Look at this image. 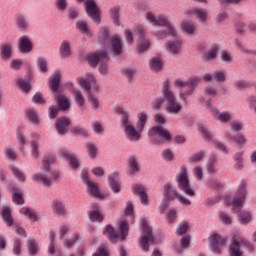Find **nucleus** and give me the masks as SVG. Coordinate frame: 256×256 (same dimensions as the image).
I'll return each instance as SVG.
<instances>
[{"instance_id":"nucleus-47","label":"nucleus","mask_w":256,"mask_h":256,"mask_svg":"<svg viewBox=\"0 0 256 256\" xmlns=\"http://www.w3.org/2000/svg\"><path fill=\"white\" fill-rule=\"evenodd\" d=\"M89 219L90 221L101 223L103 221V214L99 212V209L92 210L89 213Z\"/></svg>"},{"instance_id":"nucleus-9","label":"nucleus","mask_w":256,"mask_h":256,"mask_svg":"<svg viewBox=\"0 0 256 256\" xmlns=\"http://www.w3.org/2000/svg\"><path fill=\"white\" fill-rule=\"evenodd\" d=\"M164 198L166 199V203L163 206V211L169 207V201H173V199H177L181 205H185L186 207L191 205V200L179 194V192L171 184L164 185Z\"/></svg>"},{"instance_id":"nucleus-61","label":"nucleus","mask_w":256,"mask_h":256,"mask_svg":"<svg viewBox=\"0 0 256 256\" xmlns=\"http://www.w3.org/2000/svg\"><path fill=\"white\" fill-rule=\"evenodd\" d=\"M219 51V47L217 46H212L206 53V59L211 60L215 59L217 57V52Z\"/></svg>"},{"instance_id":"nucleus-57","label":"nucleus","mask_w":256,"mask_h":256,"mask_svg":"<svg viewBox=\"0 0 256 256\" xmlns=\"http://www.w3.org/2000/svg\"><path fill=\"white\" fill-rule=\"evenodd\" d=\"M93 256H109V247H107L105 244L100 245L97 252L93 254Z\"/></svg>"},{"instance_id":"nucleus-42","label":"nucleus","mask_w":256,"mask_h":256,"mask_svg":"<svg viewBox=\"0 0 256 256\" xmlns=\"http://www.w3.org/2000/svg\"><path fill=\"white\" fill-rule=\"evenodd\" d=\"M26 116L29 119V121H31V123H34L35 125L39 123V114L37 113V111H35V109L29 108L27 110Z\"/></svg>"},{"instance_id":"nucleus-46","label":"nucleus","mask_w":256,"mask_h":256,"mask_svg":"<svg viewBox=\"0 0 256 256\" xmlns=\"http://www.w3.org/2000/svg\"><path fill=\"white\" fill-rule=\"evenodd\" d=\"M10 170L12 171V174L18 181H21L22 183L25 182V173L21 171L18 167L10 166Z\"/></svg>"},{"instance_id":"nucleus-12","label":"nucleus","mask_w":256,"mask_h":256,"mask_svg":"<svg viewBox=\"0 0 256 256\" xmlns=\"http://www.w3.org/2000/svg\"><path fill=\"white\" fill-rule=\"evenodd\" d=\"M141 226H142V236L140 241V247L144 251H149L150 245H155V237L153 236V231L151 230V227H149V224L147 223V219L142 218L140 220Z\"/></svg>"},{"instance_id":"nucleus-43","label":"nucleus","mask_w":256,"mask_h":256,"mask_svg":"<svg viewBox=\"0 0 256 256\" xmlns=\"http://www.w3.org/2000/svg\"><path fill=\"white\" fill-rule=\"evenodd\" d=\"M203 159H205V151L200 150V151L195 152L194 154H192L189 158V161L191 163H200V161H203Z\"/></svg>"},{"instance_id":"nucleus-8","label":"nucleus","mask_w":256,"mask_h":256,"mask_svg":"<svg viewBox=\"0 0 256 256\" xmlns=\"http://www.w3.org/2000/svg\"><path fill=\"white\" fill-rule=\"evenodd\" d=\"M175 181L178 185V189L183 191L188 197H193L195 195V190L191 188V183L189 182V172H187V167L181 166L179 172L175 176Z\"/></svg>"},{"instance_id":"nucleus-58","label":"nucleus","mask_w":256,"mask_h":256,"mask_svg":"<svg viewBox=\"0 0 256 256\" xmlns=\"http://www.w3.org/2000/svg\"><path fill=\"white\" fill-rule=\"evenodd\" d=\"M5 157L6 159H9V161H15V159H17V151L13 148H6Z\"/></svg>"},{"instance_id":"nucleus-4","label":"nucleus","mask_w":256,"mask_h":256,"mask_svg":"<svg viewBox=\"0 0 256 256\" xmlns=\"http://www.w3.org/2000/svg\"><path fill=\"white\" fill-rule=\"evenodd\" d=\"M146 19L149 23H153V25H158L160 27H166V31H158L154 33L155 37L158 39H165L168 35L170 37H177V29L173 24L169 23V20L165 16L155 17V14L152 12H148L146 14Z\"/></svg>"},{"instance_id":"nucleus-56","label":"nucleus","mask_w":256,"mask_h":256,"mask_svg":"<svg viewBox=\"0 0 256 256\" xmlns=\"http://www.w3.org/2000/svg\"><path fill=\"white\" fill-rule=\"evenodd\" d=\"M163 103H165V99H163V97L155 98L151 103L152 109H154V111H159Z\"/></svg>"},{"instance_id":"nucleus-14","label":"nucleus","mask_w":256,"mask_h":256,"mask_svg":"<svg viewBox=\"0 0 256 256\" xmlns=\"http://www.w3.org/2000/svg\"><path fill=\"white\" fill-rule=\"evenodd\" d=\"M203 105L208 109L214 119L220 121V123H229L231 121V117H233V112L231 111H223L219 112L217 108L211 105V100H207L203 103Z\"/></svg>"},{"instance_id":"nucleus-59","label":"nucleus","mask_w":256,"mask_h":256,"mask_svg":"<svg viewBox=\"0 0 256 256\" xmlns=\"http://www.w3.org/2000/svg\"><path fill=\"white\" fill-rule=\"evenodd\" d=\"M219 217L223 225H231V223H233L231 215L227 214V212H221Z\"/></svg>"},{"instance_id":"nucleus-31","label":"nucleus","mask_w":256,"mask_h":256,"mask_svg":"<svg viewBox=\"0 0 256 256\" xmlns=\"http://www.w3.org/2000/svg\"><path fill=\"white\" fill-rule=\"evenodd\" d=\"M225 139L226 141H234L235 143H237V145H240V147H243V145L247 144V138L241 134H238L237 136L233 137L231 135V132H226L225 133Z\"/></svg>"},{"instance_id":"nucleus-26","label":"nucleus","mask_w":256,"mask_h":256,"mask_svg":"<svg viewBox=\"0 0 256 256\" xmlns=\"http://www.w3.org/2000/svg\"><path fill=\"white\" fill-rule=\"evenodd\" d=\"M134 193L140 197L142 205H149V198L145 192V187L143 185L134 186Z\"/></svg>"},{"instance_id":"nucleus-48","label":"nucleus","mask_w":256,"mask_h":256,"mask_svg":"<svg viewBox=\"0 0 256 256\" xmlns=\"http://www.w3.org/2000/svg\"><path fill=\"white\" fill-rule=\"evenodd\" d=\"M76 27L78 31H81L84 35L91 36L93 33L90 32L89 27H87V23L84 21H78L76 23Z\"/></svg>"},{"instance_id":"nucleus-28","label":"nucleus","mask_w":256,"mask_h":256,"mask_svg":"<svg viewBox=\"0 0 256 256\" xmlns=\"http://www.w3.org/2000/svg\"><path fill=\"white\" fill-rule=\"evenodd\" d=\"M20 213L30 221H34L35 223L39 221V214H37V212H35V210H33L32 208L22 207L20 209Z\"/></svg>"},{"instance_id":"nucleus-11","label":"nucleus","mask_w":256,"mask_h":256,"mask_svg":"<svg viewBox=\"0 0 256 256\" xmlns=\"http://www.w3.org/2000/svg\"><path fill=\"white\" fill-rule=\"evenodd\" d=\"M148 135L150 137V141L155 143L156 145H161V143H170L171 141V133L163 126H153Z\"/></svg>"},{"instance_id":"nucleus-15","label":"nucleus","mask_w":256,"mask_h":256,"mask_svg":"<svg viewBox=\"0 0 256 256\" xmlns=\"http://www.w3.org/2000/svg\"><path fill=\"white\" fill-rule=\"evenodd\" d=\"M209 245L211 251L213 253H221V249L227 245V238L219 235V234H213L212 236L209 237Z\"/></svg>"},{"instance_id":"nucleus-20","label":"nucleus","mask_w":256,"mask_h":256,"mask_svg":"<svg viewBox=\"0 0 256 256\" xmlns=\"http://www.w3.org/2000/svg\"><path fill=\"white\" fill-rule=\"evenodd\" d=\"M69 125H71V121L68 118H58L56 120V131L58 135H65L67 131H69Z\"/></svg>"},{"instance_id":"nucleus-64","label":"nucleus","mask_w":256,"mask_h":256,"mask_svg":"<svg viewBox=\"0 0 256 256\" xmlns=\"http://www.w3.org/2000/svg\"><path fill=\"white\" fill-rule=\"evenodd\" d=\"M13 253L16 256L21 255V240L19 238L14 240Z\"/></svg>"},{"instance_id":"nucleus-25","label":"nucleus","mask_w":256,"mask_h":256,"mask_svg":"<svg viewBox=\"0 0 256 256\" xmlns=\"http://www.w3.org/2000/svg\"><path fill=\"white\" fill-rule=\"evenodd\" d=\"M112 50L115 55H121V51H123V42L121 41V37L115 34L111 38Z\"/></svg>"},{"instance_id":"nucleus-35","label":"nucleus","mask_w":256,"mask_h":256,"mask_svg":"<svg viewBox=\"0 0 256 256\" xmlns=\"http://www.w3.org/2000/svg\"><path fill=\"white\" fill-rule=\"evenodd\" d=\"M181 40H176L174 42H170L167 45V51L171 53V55H178V53H181Z\"/></svg>"},{"instance_id":"nucleus-17","label":"nucleus","mask_w":256,"mask_h":256,"mask_svg":"<svg viewBox=\"0 0 256 256\" xmlns=\"http://www.w3.org/2000/svg\"><path fill=\"white\" fill-rule=\"evenodd\" d=\"M86 5V13L95 23H99L100 18H99V7H97V4L95 3L94 0H86L85 1Z\"/></svg>"},{"instance_id":"nucleus-55","label":"nucleus","mask_w":256,"mask_h":256,"mask_svg":"<svg viewBox=\"0 0 256 256\" xmlns=\"http://www.w3.org/2000/svg\"><path fill=\"white\" fill-rule=\"evenodd\" d=\"M110 16L113 19V23L115 25H119V7L118 6H114L113 8H111Z\"/></svg>"},{"instance_id":"nucleus-7","label":"nucleus","mask_w":256,"mask_h":256,"mask_svg":"<svg viewBox=\"0 0 256 256\" xmlns=\"http://www.w3.org/2000/svg\"><path fill=\"white\" fill-rule=\"evenodd\" d=\"M175 87H180L179 97L187 105V97L193 95L195 87L199 85V78H192L186 81L178 79L174 82Z\"/></svg>"},{"instance_id":"nucleus-63","label":"nucleus","mask_w":256,"mask_h":256,"mask_svg":"<svg viewBox=\"0 0 256 256\" xmlns=\"http://www.w3.org/2000/svg\"><path fill=\"white\" fill-rule=\"evenodd\" d=\"M213 78L215 79L216 83H223L225 82V72L216 71L213 73Z\"/></svg>"},{"instance_id":"nucleus-2","label":"nucleus","mask_w":256,"mask_h":256,"mask_svg":"<svg viewBox=\"0 0 256 256\" xmlns=\"http://www.w3.org/2000/svg\"><path fill=\"white\" fill-rule=\"evenodd\" d=\"M247 199V184L245 181H241L238 190L232 196H225L224 201L226 204L232 206V211L238 213V221L242 225H249L253 219L251 212L243 209L245 205V200Z\"/></svg>"},{"instance_id":"nucleus-32","label":"nucleus","mask_w":256,"mask_h":256,"mask_svg":"<svg viewBox=\"0 0 256 256\" xmlns=\"http://www.w3.org/2000/svg\"><path fill=\"white\" fill-rule=\"evenodd\" d=\"M182 30L186 33V35H193L195 31H197V26L195 22L184 20L182 21Z\"/></svg>"},{"instance_id":"nucleus-13","label":"nucleus","mask_w":256,"mask_h":256,"mask_svg":"<svg viewBox=\"0 0 256 256\" xmlns=\"http://www.w3.org/2000/svg\"><path fill=\"white\" fill-rule=\"evenodd\" d=\"M199 132L206 141H211L215 149H218V151H222V153H229V148L227 147V145H225L223 142H219V140L217 139H214L213 134H211V131L207 126H200Z\"/></svg>"},{"instance_id":"nucleus-37","label":"nucleus","mask_w":256,"mask_h":256,"mask_svg":"<svg viewBox=\"0 0 256 256\" xmlns=\"http://www.w3.org/2000/svg\"><path fill=\"white\" fill-rule=\"evenodd\" d=\"M237 234L234 236L232 240V244L229 247V254L230 256H242L243 252L239 250V244L237 243Z\"/></svg>"},{"instance_id":"nucleus-29","label":"nucleus","mask_w":256,"mask_h":256,"mask_svg":"<svg viewBox=\"0 0 256 256\" xmlns=\"http://www.w3.org/2000/svg\"><path fill=\"white\" fill-rule=\"evenodd\" d=\"M59 153L62 155V157H65L69 160V163L73 169H77V167H79V159H77V156L71 154L68 150L65 149L60 150Z\"/></svg>"},{"instance_id":"nucleus-6","label":"nucleus","mask_w":256,"mask_h":256,"mask_svg":"<svg viewBox=\"0 0 256 256\" xmlns=\"http://www.w3.org/2000/svg\"><path fill=\"white\" fill-rule=\"evenodd\" d=\"M162 95L167 102V113H171L172 115H178V113H181V109H183V107L181 104H179V102H177V98L175 97L173 91H171L168 80L164 81L163 83Z\"/></svg>"},{"instance_id":"nucleus-23","label":"nucleus","mask_w":256,"mask_h":256,"mask_svg":"<svg viewBox=\"0 0 256 256\" xmlns=\"http://www.w3.org/2000/svg\"><path fill=\"white\" fill-rule=\"evenodd\" d=\"M108 183L113 193H119L121 191V183L119 182V173L114 172L108 176Z\"/></svg>"},{"instance_id":"nucleus-10","label":"nucleus","mask_w":256,"mask_h":256,"mask_svg":"<svg viewBox=\"0 0 256 256\" xmlns=\"http://www.w3.org/2000/svg\"><path fill=\"white\" fill-rule=\"evenodd\" d=\"M108 61L109 56H107L106 51L96 52L88 57V63L91 67H97V64H100L99 72L101 75H107L109 69V66H107Z\"/></svg>"},{"instance_id":"nucleus-60","label":"nucleus","mask_w":256,"mask_h":256,"mask_svg":"<svg viewBox=\"0 0 256 256\" xmlns=\"http://www.w3.org/2000/svg\"><path fill=\"white\" fill-rule=\"evenodd\" d=\"M28 253L29 255H35L37 253V242L33 239L28 240Z\"/></svg>"},{"instance_id":"nucleus-36","label":"nucleus","mask_w":256,"mask_h":256,"mask_svg":"<svg viewBox=\"0 0 256 256\" xmlns=\"http://www.w3.org/2000/svg\"><path fill=\"white\" fill-rule=\"evenodd\" d=\"M150 69L154 72H158L163 69V60L161 59V57L156 56L150 60Z\"/></svg>"},{"instance_id":"nucleus-16","label":"nucleus","mask_w":256,"mask_h":256,"mask_svg":"<svg viewBox=\"0 0 256 256\" xmlns=\"http://www.w3.org/2000/svg\"><path fill=\"white\" fill-rule=\"evenodd\" d=\"M57 179H59V172L55 171L52 173L51 178H47V176L45 174L42 173H37V174H33L32 176V180L35 183H42L44 185V187H49L51 185V181H57Z\"/></svg>"},{"instance_id":"nucleus-38","label":"nucleus","mask_w":256,"mask_h":256,"mask_svg":"<svg viewBox=\"0 0 256 256\" xmlns=\"http://www.w3.org/2000/svg\"><path fill=\"white\" fill-rule=\"evenodd\" d=\"M0 55H1L2 59H5V60L11 59V57L13 55V45H11V44H4L1 47Z\"/></svg>"},{"instance_id":"nucleus-5","label":"nucleus","mask_w":256,"mask_h":256,"mask_svg":"<svg viewBox=\"0 0 256 256\" xmlns=\"http://www.w3.org/2000/svg\"><path fill=\"white\" fill-rule=\"evenodd\" d=\"M78 83L80 87H83L86 91H88L87 99L90 105H92V109L97 111L99 108V100L93 95V91H99V85L96 83L95 76L92 74H87L86 79L80 78L78 79Z\"/></svg>"},{"instance_id":"nucleus-39","label":"nucleus","mask_w":256,"mask_h":256,"mask_svg":"<svg viewBox=\"0 0 256 256\" xmlns=\"http://www.w3.org/2000/svg\"><path fill=\"white\" fill-rule=\"evenodd\" d=\"M52 210L56 215H65V205L60 200H54L52 202Z\"/></svg>"},{"instance_id":"nucleus-53","label":"nucleus","mask_w":256,"mask_h":256,"mask_svg":"<svg viewBox=\"0 0 256 256\" xmlns=\"http://www.w3.org/2000/svg\"><path fill=\"white\" fill-rule=\"evenodd\" d=\"M189 231V223L181 222L176 228V235H185Z\"/></svg>"},{"instance_id":"nucleus-18","label":"nucleus","mask_w":256,"mask_h":256,"mask_svg":"<svg viewBox=\"0 0 256 256\" xmlns=\"http://www.w3.org/2000/svg\"><path fill=\"white\" fill-rule=\"evenodd\" d=\"M235 235H237L238 238L236 241L239 247V251H241V245L242 247H245L250 253H253V251H255V245H253V243L249 240L241 238V234L239 233V231H236L232 234L231 245H233V239L235 238Z\"/></svg>"},{"instance_id":"nucleus-41","label":"nucleus","mask_w":256,"mask_h":256,"mask_svg":"<svg viewBox=\"0 0 256 256\" xmlns=\"http://www.w3.org/2000/svg\"><path fill=\"white\" fill-rule=\"evenodd\" d=\"M234 167L237 171H241L243 169V152H236L234 154Z\"/></svg>"},{"instance_id":"nucleus-22","label":"nucleus","mask_w":256,"mask_h":256,"mask_svg":"<svg viewBox=\"0 0 256 256\" xmlns=\"http://www.w3.org/2000/svg\"><path fill=\"white\" fill-rule=\"evenodd\" d=\"M55 101L61 111H67L71 107L69 98L63 93L56 94Z\"/></svg>"},{"instance_id":"nucleus-45","label":"nucleus","mask_w":256,"mask_h":256,"mask_svg":"<svg viewBox=\"0 0 256 256\" xmlns=\"http://www.w3.org/2000/svg\"><path fill=\"white\" fill-rule=\"evenodd\" d=\"M190 243H191V236L189 235L183 236L180 240L181 249H178L176 253H183V249H187Z\"/></svg>"},{"instance_id":"nucleus-34","label":"nucleus","mask_w":256,"mask_h":256,"mask_svg":"<svg viewBox=\"0 0 256 256\" xmlns=\"http://www.w3.org/2000/svg\"><path fill=\"white\" fill-rule=\"evenodd\" d=\"M2 219L8 227H11L13 225V217L11 216V208H9L8 206H4L2 208Z\"/></svg>"},{"instance_id":"nucleus-40","label":"nucleus","mask_w":256,"mask_h":256,"mask_svg":"<svg viewBox=\"0 0 256 256\" xmlns=\"http://www.w3.org/2000/svg\"><path fill=\"white\" fill-rule=\"evenodd\" d=\"M128 167L131 171V173H139V161L135 156H130L128 158Z\"/></svg>"},{"instance_id":"nucleus-52","label":"nucleus","mask_w":256,"mask_h":256,"mask_svg":"<svg viewBox=\"0 0 256 256\" xmlns=\"http://www.w3.org/2000/svg\"><path fill=\"white\" fill-rule=\"evenodd\" d=\"M55 161H57V159L52 154H49L44 157L42 163H43V167L46 169V171H48L49 165H53V163H55Z\"/></svg>"},{"instance_id":"nucleus-27","label":"nucleus","mask_w":256,"mask_h":256,"mask_svg":"<svg viewBox=\"0 0 256 256\" xmlns=\"http://www.w3.org/2000/svg\"><path fill=\"white\" fill-rule=\"evenodd\" d=\"M59 54L62 59H68V57H71V43H69V41H62L59 47Z\"/></svg>"},{"instance_id":"nucleus-51","label":"nucleus","mask_w":256,"mask_h":256,"mask_svg":"<svg viewBox=\"0 0 256 256\" xmlns=\"http://www.w3.org/2000/svg\"><path fill=\"white\" fill-rule=\"evenodd\" d=\"M36 63L42 73H47L48 67H47V59L44 57H38L36 60Z\"/></svg>"},{"instance_id":"nucleus-49","label":"nucleus","mask_w":256,"mask_h":256,"mask_svg":"<svg viewBox=\"0 0 256 256\" xmlns=\"http://www.w3.org/2000/svg\"><path fill=\"white\" fill-rule=\"evenodd\" d=\"M16 25L18 29L24 30L29 27V22H27V18L23 15H20L16 19Z\"/></svg>"},{"instance_id":"nucleus-30","label":"nucleus","mask_w":256,"mask_h":256,"mask_svg":"<svg viewBox=\"0 0 256 256\" xmlns=\"http://www.w3.org/2000/svg\"><path fill=\"white\" fill-rule=\"evenodd\" d=\"M49 83L53 93H57L59 91V83H61V72L55 71L52 77H50Z\"/></svg>"},{"instance_id":"nucleus-54","label":"nucleus","mask_w":256,"mask_h":256,"mask_svg":"<svg viewBox=\"0 0 256 256\" xmlns=\"http://www.w3.org/2000/svg\"><path fill=\"white\" fill-rule=\"evenodd\" d=\"M73 94L78 107H83L85 105V98L83 97V94H81L78 90H74Z\"/></svg>"},{"instance_id":"nucleus-19","label":"nucleus","mask_w":256,"mask_h":256,"mask_svg":"<svg viewBox=\"0 0 256 256\" xmlns=\"http://www.w3.org/2000/svg\"><path fill=\"white\" fill-rule=\"evenodd\" d=\"M18 42L19 51L22 53H31L33 51V41L29 36H21Z\"/></svg>"},{"instance_id":"nucleus-1","label":"nucleus","mask_w":256,"mask_h":256,"mask_svg":"<svg viewBox=\"0 0 256 256\" xmlns=\"http://www.w3.org/2000/svg\"><path fill=\"white\" fill-rule=\"evenodd\" d=\"M117 113L120 117V126L124 131V135L127 141L131 143H135L141 139V134L145 129V125H147V114L140 112L137 117L136 127L133 124V120H131V116H129V111L125 110V108H118Z\"/></svg>"},{"instance_id":"nucleus-3","label":"nucleus","mask_w":256,"mask_h":256,"mask_svg":"<svg viewBox=\"0 0 256 256\" xmlns=\"http://www.w3.org/2000/svg\"><path fill=\"white\" fill-rule=\"evenodd\" d=\"M124 215L126 217V220L120 222V235L111 225H107L103 231V234L107 235L111 243H117V241H125V239H127V235H129V223H133V221L135 220V214L133 213V204L127 203Z\"/></svg>"},{"instance_id":"nucleus-24","label":"nucleus","mask_w":256,"mask_h":256,"mask_svg":"<svg viewBox=\"0 0 256 256\" xmlns=\"http://www.w3.org/2000/svg\"><path fill=\"white\" fill-rule=\"evenodd\" d=\"M189 13L194 15V17H196V19H198L200 23H205L207 19H209L208 12L205 9L192 8L189 10Z\"/></svg>"},{"instance_id":"nucleus-62","label":"nucleus","mask_w":256,"mask_h":256,"mask_svg":"<svg viewBox=\"0 0 256 256\" xmlns=\"http://www.w3.org/2000/svg\"><path fill=\"white\" fill-rule=\"evenodd\" d=\"M193 175L197 181H201V179H203V168L201 166L194 167Z\"/></svg>"},{"instance_id":"nucleus-21","label":"nucleus","mask_w":256,"mask_h":256,"mask_svg":"<svg viewBox=\"0 0 256 256\" xmlns=\"http://www.w3.org/2000/svg\"><path fill=\"white\" fill-rule=\"evenodd\" d=\"M206 170L210 175H213V173H217V171H219V161L217 160V156H215V154L209 156L206 162Z\"/></svg>"},{"instance_id":"nucleus-44","label":"nucleus","mask_w":256,"mask_h":256,"mask_svg":"<svg viewBox=\"0 0 256 256\" xmlns=\"http://www.w3.org/2000/svg\"><path fill=\"white\" fill-rule=\"evenodd\" d=\"M86 149H87V153L90 157V159H95V157H97V145H95V143L92 142H88L86 144Z\"/></svg>"},{"instance_id":"nucleus-50","label":"nucleus","mask_w":256,"mask_h":256,"mask_svg":"<svg viewBox=\"0 0 256 256\" xmlns=\"http://www.w3.org/2000/svg\"><path fill=\"white\" fill-rule=\"evenodd\" d=\"M17 85L19 89H21V91H23L24 93H29V91H31V84L29 83V81H26L24 79H18Z\"/></svg>"},{"instance_id":"nucleus-33","label":"nucleus","mask_w":256,"mask_h":256,"mask_svg":"<svg viewBox=\"0 0 256 256\" xmlns=\"http://www.w3.org/2000/svg\"><path fill=\"white\" fill-rule=\"evenodd\" d=\"M86 187L92 197H96V199H103V194L99 191V185H97V183L90 182Z\"/></svg>"}]
</instances>
